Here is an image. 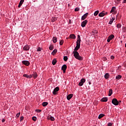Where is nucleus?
Here are the masks:
<instances>
[{
    "mask_svg": "<svg viewBox=\"0 0 126 126\" xmlns=\"http://www.w3.org/2000/svg\"><path fill=\"white\" fill-rule=\"evenodd\" d=\"M73 54L74 55V57L77 60H78L79 61H82L83 60V57L80 56L79 55V53L77 51H73Z\"/></svg>",
    "mask_w": 126,
    "mask_h": 126,
    "instance_id": "nucleus-1",
    "label": "nucleus"
},
{
    "mask_svg": "<svg viewBox=\"0 0 126 126\" xmlns=\"http://www.w3.org/2000/svg\"><path fill=\"white\" fill-rule=\"evenodd\" d=\"M112 103L115 106H118L119 105V101H118L117 98H113L112 100Z\"/></svg>",
    "mask_w": 126,
    "mask_h": 126,
    "instance_id": "nucleus-2",
    "label": "nucleus"
},
{
    "mask_svg": "<svg viewBox=\"0 0 126 126\" xmlns=\"http://www.w3.org/2000/svg\"><path fill=\"white\" fill-rule=\"evenodd\" d=\"M113 38H115V35H114V34H111L109 35L107 38L108 43H110L111 40H113Z\"/></svg>",
    "mask_w": 126,
    "mask_h": 126,
    "instance_id": "nucleus-3",
    "label": "nucleus"
},
{
    "mask_svg": "<svg viewBox=\"0 0 126 126\" xmlns=\"http://www.w3.org/2000/svg\"><path fill=\"white\" fill-rule=\"evenodd\" d=\"M59 90H60V88H59V87H57L54 89L53 91V94H54V95H56Z\"/></svg>",
    "mask_w": 126,
    "mask_h": 126,
    "instance_id": "nucleus-4",
    "label": "nucleus"
},
{
    "mask_svg": "<svg viewBox=\"0 0 126 126\" xmlns=\"http://www.w3.org/2000/svg\"><path fill=\"white\" fill-rule=\"evenodd\" d=\"M86 81V79H81L80 82L79 83V86H82L83 84L85 83V81Z\"/></svg>",
    "mask_w": 126,
    "mask_h": 126,
    "instance_id": "nucleus-5",
    "label": "nucleus"
},
{
    "mask_svg": "<svg viewBox=\"0 0 126 126\" xmlns=\"http://www.w3.org/2000/svg\"><path fill=\"white\" fill-rule=\"evenodd\" d=\"M88 14H89L88 13H86L83 16H82L81 20H85V19H86V18H87V16H88Z\"/></svg>",
    "mask_w": 126,
    "mask_h": 126,
    "instance_id": "nucleus-6",
    "label": "nucleus"
},
{
    "mask_svg": "<svg viewBox=\"0 0 126 126\" xmlns=\"http://www.w3.org/2000/svg\"><path fill=\"white\" fill-rule=\"evenodd\" d=\"M22 63H23V64H25V65H26L27 66H28V65H30V63L27 61H22Z\"/></svg>",
    "mask_w": 126,
    "mask_h": 126,
    "instance_id": "nucleus-7",
    "label": "nucleus"
},
{
    "mask_svg": "<svg viewBox=\"0 0 126 126\" xmlns=\"http://www.w3.org/2000/svg\"><path fill=\"white\" fill-rule=\"evenodd\" d=\"M87 22H88V21L87 20L84 21L83 22L81 23V26L82 27H84L85 26H86V24H87Z\"/></svg>",
    "mask_w": 126,
    "mask_h": 126,
    "instance_id": "nucleus-8",
    "label": "nucleus"
},
{
    "mask_svg": "<svg viewBox=\"0 0 126 126\" xmlns=\"http://www.w3.org/2000/svg\"><path fill=\"white\" fill-rule=\"evenodd\" d=\"M24 77H26V78L28 79H30V78H32V77H33V75H28V74H24L23 75Z\"/></svg>",
    "mask_w": 126,
    "mask_h": 126,
    "instance_id": "nucleus-9",
    "label": "nucleus"
},
{
    "mask_svg": "<svg viewBox=\"0 0 126 126\" xmlns=\"http://www.w3.org/2000/svg\"><path fill=\"white\" fill-rule=\"evenodd\" d=\"M67 68V66L66 64H64L62 67V69L63 70V72H65V70H66V68Z\"/></svg>",
    "mask_w": 126,
    "mask_h": 126,
    "instance_id": "nucleus-10",
    "label": "nucleus"
},
{
    "mask_svg": "<svg viewBox=\"0 0 126 126\" xmlns=\"http://www.w3.org/2000/svg\"><path fill=\"white\" fill-rule=\"evenodd\" d=\"M104 11H102V12L98 14V16H99V17H103V16H105V15H106V14L105 13Z\"/></svg>",
    "mask_w": 126,
    "mask_h": 126,
    "instance_id": "nucleus-11",
    "label": "nucleus"
},
{
    "mask_svg": "<svg viewBox=\"0 0 126 126\" xmlns=\"http://www.w3.org/2000/svg\"><path fill=\"white\" fill-rule=\"evenodd\" d=\"M73 96V94H69L66 97L67 100H70Z\"/></svg>",
    "mask_w": 126,
    "mask_h": 126,
    "instance_id": "nucleus-12",
    "label": "nucleus"
},
{
    "mask_svg": "<svg viewBox=\"0 0 126 126\" xmlns=\"http://www.w3.org/2000/svg\"><path fill=\"white\" fill-rule=\"evenodd\" d=\"M29 49H30V47H29V46L28 45H25L23 47V50H24V51H28Z\"/></svg>",
    "mask_w": 126,
    "mask_h": 126,
    "instance_id": "nucleus-13",
    "label": "nucleus"
},
{
    "mask_svg": "<svg viewBox=\"0 0 126 126\" xmlns=\"http://www.w3.org/2000/svg\"><path fill=\"white\" fill-rule=\"evenodd\" d=\"M23 2H24V0H21L20 1V3L18 6V7L20 8V7L21 6V5H22V4H23Z\"/></svg>",
    "mask_w": 126,
    "mask_h": 126,
    "instance_id": "nucleus-14",
    "label": "nucleus"
},
{
    "mask_svg": "<svg viewBox=\"0 0 126 126\" xmlns=\"http://www.w3.org/2000/svg\"><path fill=\"white\" fill-rule=\"evenodd\" d=\"M32 76L33 77V78L36 79L37 78V77H38V74H37V73L36 72H34L33 74H32Z\"/></svg>",
    "mask_w": 126,
    "mask_h": 126,
    "instance_id": "nucleus-15",
    "label": "nucleus"
},
{
    "mask_svg": "<svg viewBox=\"0 0 126 126\" xmlns=\"http://www.w3.org/2000/svg\"><path fill=\"white\" fill-rule=\"evenodd\" d=\"M69 37L71 39H75L76 38V36L74 34H72L69 35Z\"/></svg>",
    "mask_w": 126,
    "mask_h": 126,
    "instance_id": "nucleus-16",
    "label": "nucleus"
},
{
    "mask_svg": "<svg viewBox=\"0 0 126 126\" xmlns=\"http://www.w3.org/2000/svg\"><path fill=\"white\" fill-rule=\"evenodd\" d=\"M108 101V97H103L101 99V102H107Z\"/></svg>",
    "mask_w": 126,
    "mask_h": 126,
    "instance_id": "nucleus-17",
    "label": "nucleus"
},
{
    "mask_svg": "<svg viewBox=\"0 0 126 126\" xmlns=\"http://www.w3.org/2000/svg\"><path fill=\"white\" fill-rule=\"evenodd\" d=\"M58 20V18L56 17H52L51 19L52 22H55V21H57Z\"/></svg>",
    "mask_w": 126,
    "mask_h": 126,
    "instance_id": "nucleus-18",
    "label": "nucleus"
},
{
    "mask_svg": "<svg viewBox=\"0 0 126 126\" xmlns=\"http://www.w3.org/2000/svg\"><path fill=\"white\" fill-rule=\"evenodd\" d=\"M110 76V74H109V73H106L105 75H104V78H105V79H108V78H109Z\"/></svg>",
    "mask_w": 126,
    "mask_h": 126,
    "instance_id": "nucleus-19",
    "label": "nucleus"
},
{
    "mask_svg": "<svg viewBox=\"0 0 126 126\" xmlns=\"http://www.w3.org/2000/svg\"><path fill=\"white\" fill-rule=\"evenodd\" d=\"M112 94H113V90L109 89L108 96H112Z\"/></svg>",
    "mask_w": 126,
    "mask_h": 126,
    "instance_id": "nucleus-20",
    "label": "nucleus"
},
{
    "mask_svg": "<svg viewBox=\"0 0 126 126\" xmlns=\"http://www.w3.org/2000/svg\"><path fill=\"white\" fill-rule=\"evenodd\" d=\"M105 115L104 114H100L99 115L98 119H99V120H100V119H102V118H103V117H104Z\"/></svg>",
    "mask_w": 126,
    "mask_h": 126,
    "instance_id": "nucleus-21",
    "label": "nucleus"
},
{
    "mask_svg": "<svg viewBox=\"0 0 126 126\" xmlns=\"http://www.w3.org/2000/svg\"><path fill=\"white\" fill-rule=\"evenodd\" d=\"M57 63V60L56 59H54L52 61V64L53 65H55Z\"/></svg>",
    "mask_w": 126,
    "mask_h": 126,
    "instance_id": "nucleus-22",
    "label": "nucleus"
},
{
    "mask_svg": "<svg viewBox=\"0 0 126 126\" xmlns=\"http://www.w3.org/2000/svg\"><path fill=\"white\" fill-rule=\"evenodd\" d=\"M57 37L54 36L53 38V43H56V42L58 41V39H57Z\"/></svg>",
    "mask_w": 126,
    "mask_h": 126,
    "instance_id": "nucleus-23",
    "label": "nucleus"
},
{
    "mask_svg": "<svg viewBox=\"0 0 126 126\" xmlns=\"http://www.w3.org/2000/svg\"><path fill=\"white\" fill-rule=\"evenodd\" d=\"M80 48V47H78V46H76V47H75L73 52H77V51H78V50H79V49Z\"/></svg>",
    "mask_w": 126,
    "mask_h": 126,
    "instance_id": "nucleus-24",
    "label": "nucleus"
},
{
    "mask_svg": "<svg viewBox=\"0 0 126 126\" xmlns=\"http://www.w3.org/2000/svg\"><path fill=\"white\" fill-rule=\"evenodd\" d=\"M57 52H58V50H57V49H55L52 52V55H53V56H55V55H56V53H57Z\"/></svg>",
    "mask_w": 126,
    "mask_h": 126,
    "instance_id": "nucleus-25",
    "label": "nucleus"
},
{
    "mask_svg": "<svg viewBox=\"0 0 126 126\" xmlns=\"http://www.w3.org/2000/svg\"><path fill=\"white\" fill-rule=\"evenodd\" d=\"M99 14V10L95 11L94 14V16H97L98 14Z\"/></svg>",
    "mask_w": 126,
    "mask_h": 126,
    "instance_id": "nucleus-26",
    "label": "nucleus"
},
{
    "mask_svg": "<svg viewBox=\"0 0 126 126\" xmlns=\"http://www.w3.org/2000/svg\"><path fill=\"white\" fill-rule=\"evenodd\" d=\"M80 42L81 41H76V47H80Z\"/></svg>",
    "mask_w": 126,
    "mask_h": 126,
    "instance_id": "nucleus-27",
    "label": "nucleus"
},
{
    "mask_svg": "<svg viewBox=\"0 0 126 126\" xmlns=\"http://www.w3.org/2000/svg\"><path fill=\"white\" fill-rule=\"evenodd\" d=\"M116 10V7H113L111 9V10L110 11V13H112V12H114Z\"/></svg>",
    "mask_w": 126,
    "mask_h": 126,
    "instance_id": "nucleus-28",
    "label": "nucleus"
},
{
    "mask_svg": "<svg viewBox=\"0 0 126 126\" xmlns=\"http://www.w3.org/2000/svg\"><path fill=\"white\" fill-rule=\"evenodd\" d=\"M114 20H115V18H112V19H111L110 21L109 22V24L112 25V24L114 22Z\"/></svg>",
    "mask_w": 126,
    "mask_h": 126,
    "instance_id": "nucleus-29",
    "label": "nucleus"
},
{
    "mask_svg": "<svg viewBox=\"0 0 126 126\" xmlns=\"http://www.w3.org/2000/svg\"><path fill=\"white\" fill-rule=\"evenodd\" d=\"M42 106L43 107H46V106H47V105H48V102H43L42 103Z\"/></svg>",
    "mask_w": 126,
    "mask_h": 126,
    "instance_id": "nucleus-30",
    "label": "nucleus"
},
{
    "mask_svg": "<svg viewBox=\"0 0 126 126\" xmlns=\"http://www.w3.org/2000/svg\"><path fill=\"white\" fill-rule=\"evenodd\" d=\"M121 78H122V75H118L116 76V79H121Z\"/></svg>",
    "mask_w": 126,
    "mask_h": 126,
    "instance_id": "nucleus-31",
    "label": "nucleus"
},
{
    "mask_svg": "<svg viewBox=\"0 0 126 126\" xmlns=\"http://www.w3.org/2000/svg\"><path fill=\"white\" fill-rule=\"evenodd\" d=\"M78 41L81 42V38H80V35H78V39L77 40Z\"/></svg>",
    "mask_w": 126,
    "mask_h": 126,
    "instance_id": "nucleus-32",
    "label": "nucleus"
},
{
    "mask_svg": "<svg viewBox=\"0 0 126 126\" xmlns=\"http://www.w3.org/2000/svg\"><path fill=\"white\" fill-rule=\"evenodd\" d=\"M49 50H50V51H52V50H54V46L50 45L49 47Z\"/></svg>",
    "mask_w": 126,
    "mask_h": 126,
    "instance_id": "nucleus-33",
    "label": "nucleus"
},
{
    "mask_svg": "<svg viewBox=\"0 0 126 126\" xmlns=\"http://www.w3.org/2000/svg\"><path fill=\"white\" fill-rule=\"evenodd\" d=\"M32 121L36 122V121H37V118H36V117H35V116H33L32 118Z\"/></svg>",
    "mask_w": 126,
    "mask_h": 126,
    "instance_id": "nucleus-34",
    "label": "nucleus"
},
{
    "mask_svg": "<svg viewBox=\"0 0 126 126\" xmlns=\"http://www.w3.org/2000/svg\"><path fill=\"white\" fill-rule=\"evenodd\" d=\"M50 121L54 122V121H55V118H54V117H53V116H51L50 118Z\"/></svg>",
    "mask_w": 126,
    "mask_h": 126,
    "instance_id": "nucleus-35",
    "label": "nucleus"
},
{
    "mask_svg": "<svg viewBox=\"0 0 126 126\" xmlns=\"http://www.w3.org/2000/svg\"><path fill=\"white\" fill-rule=\"evenodd\" d=\"M63 40H61L60 41V46H62L63 45Z\"/></svg>",
    "mask_w": 126,
    "mask_h": 126,
    "instance_id": "nucleus-36",
    "label": "nucleus"
},
{
    "mask_svg": "<svg viewBox=\"0 0 126 126\" xmlns=\"http://www.w3.org/2000/svg\"><path fill=\"white\" fill-rule=\"evenodd\" d=\"M67 57L66 56H64L63 57V60L64 62H67Z\"/></svg>",
    "mask_w": 126,
    "mask_h": 126,
    "instance_id": "nucleus-37",
    "label": "nucleus"
},
{
    "mask_svg": "<svg viewBox=\"0 0 126 126\" xmlns=\"http://www.w3.org/2000/svg\"><path fill=\"white\" fill-rule=\"evenodd\" d=\"M35 111L36 113H41L42 112V110L40 109H36Z\"/></svg>",
    "mask_w": 126,
    "mask_h": 126,
    "instance_id": "nucleus-38",
    "label": "nucleus"
},
{
    "mask_svg": "<svg viewBox=\"0 0 126 126\" xmlns=\"http://www.w3.org/2000/svg\"><path fill=\"white\" fill-rule=\"evenodd\" d=\"M117 28H121V27H122V25L120 24H118L117 25Z\"/></svg>",
    "mask_w": 126,
    "mask_h": 126,
    "instance_id": "nucleus-39",
    "label": "nucleus"
},
{
    "mask_svg": "<svg viewBox=\"0 0 126 126\" xmlns=\"http://www.w3.org/2000/svg\"><path fill=\"white\" fill-rule=\"evenodd\" d=\"M122 30H123V32H126V27H123V28L122 29Z\"/></svg>",
    "mask_w": 126,
    "mask_h": 126,
    "instance_id": "nucleus-40",
    "label": "nucleus"
},
{
    "mask_svg": "<svg viewBox=\"0 0 126 126\" xmlns=\"http://www.w3.org/2000/svg\"><path fill=\"white\" fill-rule=\"evenodd\" d=\"M23 120H24V117L21 116L20 117V122H22V121H23Z\"/></svg>",
    "mask_w": 126,
    "mask_h": 126,
    "instance_id": "nucleus-41",
    "label": "nucleus"
},
{
    "mask_svg": "<svg viewBox=\"0 0 126 126\" xmlns=\"http://www.w3.org/2000/svg\"><path fill=\"white\" fill-rule=\"evenodd\" d=\"M16 116L17 118H18L19 116H20V112H19L18 113H17Z\"/></svg>",
    "mask_w": 126,
    "mask_h": 126,
    "instance_id": "nucleus-42",
    "label": "nucleus"
},
{
    "mask_svg": "<svg viewBox=\"0 0 126 126\" xmlns=\"http://www.w3.org/2000/svg\"><path fill=\"white\" fill-rule=\"evenodd\" d=\"M113 126V124H112V123H109L108 124V126Z\"/></svg>",
    "mask_w": 126,
    "mask_h": 126,
    "instance_id": "nucleus-43",
    "label": "nucleus"
},
{
    "mask_svg": "<svg viewBox=\"0 0 126 126\" xmlns=\"http://www.w3.org/2000/svg\"><path fill=\"white\" fill-rule=\"evenodd\" d=\"M75 11H79V8H76L75 9Z\"/></svg>",
    "mask_w": 126,
    "mask_h": 126,
    "instance_id": "nucleus-44",
    "label": "nucleus"
},
{
    "mask_svg": "<svg viewBox=\"0 0 126 126\" xmlns=\"http://www.w3.org/2000/svg\"><path fill=\"white\" fill-rule=\"evenodd\" d=\"M37 51V52H41V48L38 47Z\"/></svg>",
    "mask_w": 126,
    "mask_h": 126,
    "instance_id": "nucleus-45",
    "label": "nucleus"
},
{
    "mask_svg": "<svg viewBox=\"0 0 126 126\" xmlns=\"http://www.w3.org/2000/svg\"><path fill=\"white\" fill-rule=\"evenodd\" d=\"M110 59H111V60H114V59H115V57H114V56H111L110 57Z\"/></svg>",
    "mask_w": 126,
    "mask_h": 126,
    "instance_id": "nucleus-46",
    "label": "nucleus"
},
{
    "mask_svg": "<svg viewBox=\"0 0 126 126\" xmlns=\"http://www.w3.org/2000/svg\"><path fill=\"white\" fill-rule=\"evenodd\" d=\"M4 122H5V119H2V123H4Z\"/></svg>",
    "mask_w": 126,
    "mask_h": 126,
    "instance_id": "nucleus-47",
    "label": "nucleus"
},
{
    "mask_svg": "<svg viewBox=\"0 0 126 126\" xmlns=\"http://www.w3.org/2000/svg\"><path fill=\"white\" fill-rule=\"evenodd\" d=\"M126 0H124L123 3H126Z\"/></svg>",
    "mask_w": 126,
    "mask_h": 126,
    "instance_id": "nucleus-48",
    "label": "nucleus"
},
{
    "mask_svg": "<svg viewBox=\"0 0 126 126\" xmlns=\"http://www.w3.org/2000/svg\"><path fill=\"white\" fill-rule=\"evenodd\" d=\"M119 3H121V0H117Z\"/></svg>",
    "mask_w": 126,
    "mask_h": 126,
    "instance_id": "nucleus-49",
    "label": "nucleus"
},
{
    "mask_svg": "<svg viewBox=\"0 0 126 126\" xmlns=\"http://www.w3.org/2000/svg\"><path fill=\"white\" fill-rule=\"evenodd\" d=\"M89 84L90 85L91 84V81H89Z\"/></svg>",
    "mask_w": 126,
    "mask_h": 126,
    "instance_id": "nucleus-50",
    "label": "nucleus"
},
{
    "mask_svg": "<svg viewBox=\"0 0 126 126\" xmlns=\"http://www.w3.org/2000/svg\"><path fill=\"white\" fill-rule=\"evenodd\" d=\"M71 22V21H69V22Z\"/></svg>",
    "mask_w": 126,
    "mask_h": 126,
    "instance_id": "nucleus-51",
    "label": "nucleus"
},
{
    "mask_svg": "<svg viewBox=\"0 0 126 126\" xmlns=\"http://www.w3.org/2000/svg\"><path fill=\"white\" fill-rule=\"evenodd\" d=\"M71 22V21H69V22Z\"/></svg>",
    "mask_w": 126,
    "mask_h": 126,
    "instance_id": "nucleus-52",
    "label": "nucleus"
},
{
    "mask_svg": "<svg viewBox=\"0 0 126 126\" xmlns=\"http://www.w3.org/2000/svg\"><path fill=\"white\" fill-rule=\"evenodd\" d=\"M82 79H84V78H82Z\"/></svg>",
    "mask_w": 126,
    "mask_h": 126,
    "instance_id": "nucleus-53",
    "label": "nucleus"
},
{
    "mask_svg": "<svg viewBox=\"0 0 126 126\" xmlns=\"http://www.w3.org/2000/svg\"><path fill=\"white\" fill-rule=\"evenodd\" d=\"M119 102H121V101H120Z\"/></svg>",
    "mask_w": 126,
    "mask_h": 126,
    "instance_id": "nucleus-54",
    "label": "nucleus"
}]
</instances>
